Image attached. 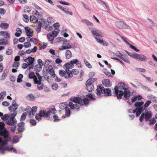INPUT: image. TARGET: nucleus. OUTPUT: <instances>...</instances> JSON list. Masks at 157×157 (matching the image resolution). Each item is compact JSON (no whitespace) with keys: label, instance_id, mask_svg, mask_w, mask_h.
<instances>
[{"label":"nucleus","instance_id":"bf43d9fd","mask_svg":"<svg viewBox=\"0 0 157 157\" xmlns=\"http://www.w3.org/2000/svg\"><path fill=\"white\" fill-rule=\"evenodd\" d=\"M151 103V101L150 100H148L145 102V104L144 105V108H145L147 107Z\"/></svg>","mask_w":157,"mask_h":157},{"label":"nucleus","instance_id":"338daca9","mask_svg":"<svg viewBox=\"0 0 157 157\" xmlns=\"http://www.w3.org/2000/svg\"><path fill=\"white\" fill-rule=\"evenodd\" d=\"M147 21L152 26H154L155 24L154 21H153L151 19L149 18H147Z\"/></svg>","mask_w":157,"mask_h":157},{"label":"nucleus","instance_id":"bb28decb","mask_svg":"<svg viewBox=\"0 0 157 157\" xmlns=\"http://www.w3.org/2000/svg\"><path fill=\"white\" fill-rule=\"evenodd\" d=\"M148 99H151L154 102H157V98L151 94H149L147 96Z\"/></svg>","mask_w":157,"mask_h":157},{"label":"nucleus","instance_id":"a211bd4d","mask_svg":"<svg viewBox=\"0 0 157 157\" xmlns=\"http://www.w3.org/2000/svg\"><path fill=\"white\" fill-rule=\"evenodd\" d=\"M69 106L72 109H76L78 111L80 110L79 106L77 104H74L72 102H69Z\"/></svg>","mask_w":157,"mask_h":157},{"label":"nucleus","instance_id":"49530a36","mask_svg":"<svg viewBox=\"0 0 157 157\" xmlns=\"http://www.w3.org/2000/svg\"><path fill=\"white\" fill-rule=\"evenodd\" d=\"M34 61V58H32V57H29L28 58V61L27 63L29 64V63H33Z\"/></svg>","mask_w":157,"mask_h":157},{"label":"nucleus","instance_id":"13d9d810","mask_svg":"<svg viewBox=\"0 0 157 157\" xmlns=\"http://www.w3.org/2000/svg\"><path fill=\"white\" fill-rule=\"evenodd\" d=\"M36 77L34 72H31L29 74V78L31 79L33 78Z\"/></svg>","mask_w":157,"mask_h":157},{"label":"nucleus","instance_id":"423d86ee","mask_svg":"<svg viewBox=\"0 0 157 157\" xmlns=\"http://www.w3.org/2000/svg\"><path fill=\"white\" fill-rule=\"evenodd\" d=\"M145 110L144 113H142L139 118V120L141 122H142L143 121L144 118L146 121H149V119L151 118L152 114L151 112L148 111L146 109Z\"/></svg>","mask_w":157,"mask_h":157},{"label":"nucleus","instance_id":"dca6fc26","mask_svg":"<svg viewBox=\"0 0 157 157\" xmlns=\"http://www.w3.org/2000/svg\"><path fill=\"white\" fill-rule=\"evenodd\" d=\"M25 123L24 122H21L17 124L18 128H17V131L20 132H23L25 130L24 126Z\"/></svg>","mask_w":157,"mask_h":157},{"label":"nucleus","instance_id":"79ce46f5","mask_svg":"<svg viewBox=\"0 0 157 157\" xmlns=\"http://www.w3.org/2000/svg\"><path fill=\"white\" fill-rule=\"evenodd\" d=\"M44 29L48 31H49L52 30L53 27L52 26H50L49 25H46L44 27Z\"/></svg>","mask_w":157,"mask_h":157},{"label":"nucleus","instance_id":"0eeeda50","mask_svg":"<svg viewBox=\"0 0 157 157\" xmlns=\"http://www.w3.org/2000/svg\"><path fill=\"white\" fill-rule=\"evenodd\" d=\"M63 67L65 69V71L63 70H60L59 71L60 75L62 77H64L66 75H67V71H70L69 69L73 68L74 67L70 62L65 63L63 65Z\"/></svg>","mask_w":157,"mask_h":157},{"label":"nucleus","instance_id":"c756f323","mask_svg":"<svg viewBox=\"0 0 157 157\" xmlns=\"http://www.w3.org/2000/svg\"><path fill=\"white\" fill-rule=\"evenodd\" d=\"M36 76H37V77H38V80H37V78L36 76V77H35V78H34V79H33L34 82L35 80V81H42V77L40 76L39 74L38 73L36 72Z\"/></svg>","mask_w":157,"mask_h":157},{"label":"nucleus","instance_id":"9b49d317","mask_svg":"<svg viewBox=\"0 0 157 157\" xmlns=\"http://www.w3.org/2000/svg\"><path fill=\"white\" fill-rule=\"evenodd\" d=\"M115 25L120 29H127L129 28V26L127 24L122 21H118L116 22Z\"/></svg>","mask_w":157,"mask_h":157},{"label":"nucleus","instance_id":"c85d7f7f","mask_svg":"<svg viewBox=\"0 0 157 157\" xmlns=\"http://www.w3.org/2000/svg\"><path fill=\"white\" fill-rule=\"evenodd\" d=\"M1 34L6 38H9L10 37V34L6 31H2Z\"/></svg>","mask_w":157,"mask_h":157},{"label":"nucleus","instance_id":"f8f14e48","mask_svg":"<svg viewBox=\"0 0 157 157\" xmlns=\"http://www.w3.org/2000/svg\"><path fill=\"white\" fill-rule=\"evenodd\" d=\"M67 75H66L64 77L66 79H69L70 78H72L73 77V75H77L78 73V71L77 69H74L71 71H68Z\"/></svg>","mask_w":157,"mask_h":157},{"label":"nucleus","instance_id":"f03ea898","mask_svg":"<svg viewBox=\"0 0 157 157\" xmlns=\"http://www.w3.org/2000/svg\"><path fill=\"white\" fill-rule=\"evenodd\" d=\"M56 111L55 108H51L45 111L43 110H41L40 111L39 114H36L35 118L36 120L40 121L42 117L48 118L49 117L51 113L53 114H55Z\"/></svg>","mask_w":157,"mask_h":157},{"label":"nucleus","instance_id":"c9c22d12","mask_svg":"<svg viewBox=\"0 0 157 157\" xmlns=\"http://www.w3.org/2000/svg\"><path fill=\"white\" fill-rule=\"evenodd\" d=\"M48 72L49 73L50 75L53 77H55V73L54 71L53 68H51L49 69L48 68Z\"/></svg>","mask_w":157,"mask_h":157},{"label":"nucleus","instance_id":"9d476101","mask_svg":"<svg viewBox=\"0 0 157 157\" xmlns=\"http://www.w3.org/2000/svg\"><path fill=\"white\" fill-rule=\"evenodd\" d=\"M17 114V112H14L11 114L9 118L6 120V123L9 125H15L17 123V121L15 117Z\"/></svg>","mask_w":157,"mask_h":157},{"label":"nucleus","instance_id":"8fccbe9b","mask_svg":"<svg viewBox=\"0 0 157 157\" xmlns=\"http://www.w3.org/2000/svg\"><path fill=\"white\" fill-rule=\"evenodd\" d=\"M78 59H73L71 60L70 62L71 64V65L73 66L74 67V64H76L78 62Z\"/></svg>","mask_w":157,"mask_h":157},{"label":"nucleus","instance_id":"0e129e2a","mask_svg":"<svg viewBox=\"0 0 157 157\" xmlns=\"http://www.w3.org/2000/svg\"><path fill=\"white\" fill-rule=\"evenodd\" d=\"M29 122L30 124L33 126H35L36 124V121L34 119L30 120Z\"/></svg>","mask_w":157,"mask_h":157},{"label":"nucleus","instance_id":"cd10ccee","mask_svg":"<svg viewBox=\"0 0 157 157\" xmlns=\"http://www.w3.org/2000/svg\"><path fill=\"white\" fill-rule=\"evenodd\" d=\"M25 30L26 35L28 36H32V33L30 31V29L28 27H26L25 28Z\"/></svg>","mask_w":157,"mask_h":157},{"label":"nucleus","instance_id":"f257e3e1","mask_svg":"<svg viewBox=\"0 0 157 157\" xmlns=\"http://www.w3.org/2000/svg\"><path fill=\"white\" fill-rule=\"evenodd\" d=\"M10 139L9 138V140L7 139L3 140L2 138L0 137V151L3 154L5 151H9L12 150L13 152L16 153L17 151L16 149L13 147L11 145H8L7 141H9Z\"/></svg>","mask_w":157,"mask_h":157},{"label":"nucleus","instance_id":"aec40b11","mask_svg":"<svg viewBox=\"0 0 157 157\" xmlns=\"http://www.w3.org/2000/svg\"><path fill=\"white\" fill-rule=\"evenodd\" d=\"M102 84L104 86L109 87L111 86L110 81L108 79H105L102 81Z\"/></svg>","mask_w":157,"mask_h":157},{"label":"nucleus","instance_id":"ddd939ff","mask_svg":"<svg viewBox=\"0 0 157 157\" xmlns=\"http://www.w3.org/2000/svg\"><path fill=\"white\" fill-rule=\"evenodd\" d=\"M19 106L18 104L16 103V101L15 100H13L12 105L9 107V109L10 112H17L16 110L17 109Z\"/></svg>","mask_w":157,"mask_h":157},{"label":"nucleus","instance_id":"a18cd8bd","mask_svg":"<svg viewBox=\"0 0 157 157\" xmlns=\"http://www.w3.org/2000/svg\"><path fill=\"white\" fill-rule=\"evenodd\" d=\"M23 75L21 74H19L17 79V82L18 83L21 82L22 81V78H23Z\"/></svg>","mask_w":157,"mask_h":157},{"label":"nucleus","instance_id":"ea45409f","mask_svg":"<svg viewBox=\"0 0 157 157\" xmlns=\"http://www.w3.org/2000/svg\"><path fill=\"white\" fill-rule=\"evenodd\" d=\"M26 115L27 113L26 112L23 113L21 116L20 121H24L26 118Z\"/></svg>","mask_w":157,"mask_h":157},{"label":"nucleus","instance_id":"b1692460","mask_svg":"<svg viewBox=\"0 0 157 157\" xmlns=\"http://www.w3.org/2000/svg\"><path fill=\"white\" fill-rule=\"evenodd\" d=\"M42 25V23L41 22L39 21L37 23L36 28V30L37 33H39L40 32Z\"/></svg>","mask_w":157,"mask_h":157},{"label":"nucleus","instance_id":"6e6552de","mask_svg":"<svg viewBox=\"0 0 157 157\" xmlns=\"http://www.w3.org/2000/svg\"><path fill=\"white\" fill-rule=\"evenodd\" d=\"M5 125V124L3 122H0V135L4 138V140H8L9 134L6 129L4 128Z\"/></svg>","mask_w":157,"mask_h":157},{"label":"nucleus","instance_id":"e433bc0d","mask_svg":"<svg viewBox=\"0 0 157 157\" xmlns=\"http://www.w3.org/2000/svg\"><path fill=\"white\" fill-rule=\"evenodd\" d=\"M145 110L146 109L145 108H144L143 109H142L141 108L140 109H138L136 112V116L137 117H138L140 115L142 112H144Z\"/></svg>","mask_w":157,"mask_h":157},{"label":"nucleus","instance_id":"052dcab7","mask_svg":"<svg viewBox=\"0 0 157 157\" xmlns=\"http://www.w3.org/2000/svg\"><path fill=\"white\" fill-rule=\"evenodd\" d=\"M136 71H139L141 72H145L146 71L145 70L144 68H136Z\"/></svg>","mask_w":157,"mask_h":157},{"label":"nucleus","instance_id":"1a4fd4ad","mask_svg":"<svg viewBox=\"0 0 157 157\" xmlns=\"http://www.w3.org/2000/svg\"><path fill=\"white\" fill-rule=\"evenodd\" d=\"M97 79L94 78H90L86 82V89L89 92H91L94 89L93 83L96 81Z\"/></svg>","mask_w":157,"mask_h":157},{"label":"nucleus","instance_id":"473e14b6","mask_svg":"<svg viewBox=\"0 0 157 157\" xmlns=\"http://www.w3.org/2000/svg\"><path fill=\"white\" fill-rule=\"evenodd\" d=\"M82 21L86 23L88 26H93V24L90 21L86 19H82Z\"/></svg>","mask_w":157,"mask_h":157},{"label":"nucleus","instance_id":"6e6d98bb","mask_svg":"<svg viewBox=\"0 0 157 157\" xmlns=\"http://www.w3.org/2000/svg\"><path fill=\"white\" fill-rule=\"evenodd\" d=\"M34 14L35 15L37 16V17L39 18L40 19H41L42 18V16L41 14H40V13L37 11L36 10L34 12Z\"/></svg>","mask_w":157,"mask_h":157},{"label":"nucleus","instance_id":"72a5a7b5","mask_svg":"<svg viewBox=\"0 0 157 157\" xmlns=\"http://www.w3.org/2000/svg\"><path fill=\"white\" fill-rule=\"evenodd\" d=\"M34 69L36 72L40 71L42 69L41 64H36L35 67Z\"/></svg>","mask_w":157,"mask_h":157},{"label":"nucleus","instance_id":"4468645a","mask_svg":"<svg viewBox=\"0 0 157 157\" xmlns=\"http://www.w3.org/2000/svg\"><path fill=\"white\" fill-rule=\"evenodd\" d=\"M59 33V31L53 30L51 33L50 32L47 35V37L50 41H52Z\"/></svg>","mask_w":157,"mask_h":157},{"label":"nucleus","instance_id":"4c0bfd02","mask_svg":"<svg viewBox=\"0 0 157 157\" xmlns=\"http://www.w3.org/2000/svg\"><path fill=\"white\" fill-rule=\"evenodd\" d=\"M71 48V45L63 46L59 48L60 50H62L67 49Z\"/></svg>","mask_w":157,"mask_h":157},{"label":"nucleus","instance_id":"603ef678","mask_svg":"<svg viewBox=\"0 0 157 157\" xmlns=\"http://www.w3.org/2000/svg\"><path fill=\"white\" fill-rule=\"evenodd\" d=\"M29 42H33V43L35 45H36L38 43L37 40L35 38H31L29 40Z\"/></svg>","mask_w":157,"mask_h":157},{"label":"nucleus","instance_id":"5fc2aeb1","mask_svg":"<svg viewBox=\"0 0 157 157\" xmlns=\"http://www.w3.org/2000/svg\"><path fill=\"white\" fill-rule=\"evenodd\" d=\"M20 63L19 62L15 61L13 63V67H15L16 69H17Z\"/></svg>","mask_w":157,"mask_h":157},{"label":"nucleus","instance_id":"a19ab883","mask_svg":"<svg viewBox=\"0 0 157 157\" xmlns=\"http://www.w3.org/2000/svg\"><path fill=\"white\" fill-rule=\"evenodd\" d=\"M66 106L67 105L66 103H63L59 105V108L62 109H65V108L67 107Z\"/></svg>","mask_w":157,"mask_h":157},{"label":"nucleus","instance_id":"2f4dec72","mask_svg":"<svg viewBox=\"0 0 157 157\" xmlns=\"http://www.w3.org/2000/svg\"><path fill=\"white\" fill-rule=\"evenodd\" d=\"M8 41L7 40L5 39H0V45H6L7 44Z\"/></svg>","mask_w":157,"mask_h":157},{"label":"nucleus","instance_id":"37998d69","mask_svg":"<svg viewBox=\"0 0 157 157\" xmlns=\"http://www.w3.org/2000/svg\"><path fill=\"white\" fill-rule=\"evenodd\" d=\"M125 52L131 57L135 59L136 53H133L127 51H125Z\"/></svg>","mask_w":157,"mask_h":157},{"label":"nucleus","instance_id":"2eb2a0df","mask_svg":"<svg viewBox=\"0 0 157 157\" xmlns=\"http://www.w3.org/2000/svg\"><path fill=\"white\" fill-rule=\"evenodd\" d=\"M135 59H137L140 61H145L147 59V57L143 55L136 54Z\"/></svg>","mask_w":157,"mask_h":157},{"label":"nucleus","instance_id":"f3484780","mask_svg":"<svg viewBox=\"0 0 157 157\" xmlns=\"http://www.w3.org/2000/svg\"><path fill=\"white\" fill-rule=\"evenodd\" d=\"M89 29L91 30L92 33L94 36H102L99 33V31L98 29L92 28H90Z\"/></svg>","mask_w":157,"mask_h":157},{"label":"nucleus","instance_id":"7c9ffc66","mask_svg":"<svg viewBox=\"0 0 157 157\" xmlns=\"http://www.w3.org/2000/svg\"><path fill=\"white\" fill-rule=\"evenodd\" d=\"M0 26L2 29H6L9 27V24L6 23H0Z\"/></svg>","mask_w":157,"mask_h":157},{"label":"nucleus","instance_id":"69168bd1","mask_svg":"<svg viewBox=\"0 0 157 157\" xmlns=\"http://www.w3.org/2000/svg\"><path fill=\"white\" fill-rule=\"evenodd\" d=\"M24 46L25 48H27L31 47V45L29 42H27L24 43Z\"/></svg>","mask_w":157,"mask_h":157},{"label":"nucleus","instance_id":"e2e57ef3","mask_svg":"<svg viewBox=\"0 0 157 157\" xmlns=\"http://www.w3.org/2000/svg\"><path fill=\"white\" fill-rule=\"evenodd\" d=\"M12 141H13V143H17L19 141L18 137L17 136H14L13 138Z\"/></svg>","mask_w":157,"mask_h":157},{"label":"nucleus","instance_id":"58836bf2","mask_svg":"<svg viewBox=\"0 0 157 157\" xmlns=\"http://www.w3.org/2000/svg\"><path fill=\"white\" fill-rule=\"evenodd\" d=\"M60 25L58 22H56L53 24V27L55 28V29L56 31H59V33L60 31V30L59 29Z\"/></svg>","mask_w":157,"mask_h":157},{"label":"nucleus","instance_id":"864d4df0","mask_svg":"<svg viewBox=\"0 0 157 157\" xmlns=\"http://www.w3.org/2000/svg\"><path fill=\"white\" fill-rule=\"evenodd\" d=\"M23 20L26 23L28 22L29 21V20L28 19V17L27 15L25 14H23Z\"/></svg>","mask_w":157,"mask_h":157},{"label":"nucleus","instance_id":"393cba45","mask_svg":"<svg viewBox=\"0 0 157 157\" xmlns=\"http://www.w3.org/2000/svg\"><path fill=\"white\" fill-rule=\"evenodd\" d=\"M65 53L66 57L67 59H69L72 57V55L71 52L69 50H67Z\"/></svg>","mask_w":157,"mask_h":157},{"label":"nucleus","instance_id":"680f3d73","mask_svg":"<svg viewBox=\"0 0 157 157\" xmlns=\"http://www.w3.org/2000/svg\"><path fill=\"white\" fill-rule=\"evenodd\" d=\"M142 88H143L144 90L147 91L151 92V90L147 86H143Z\"/></svg>","mask_w":157,"mask_h":157},{"label":"nucleus","instance_id":"f704fd0d","mask_svg":"<svg viewBox=\"0 0 157 157\" xmlns=\"http://www.w3.org/2000/svg\"><path fill=\"white\" fill-rule=\"evenodd\" d=\"M127 55H123V56H122L121 57V59H122L125 62L128 63H130V61L129 59L127 58Z\"/></svg>","mask_w":157,"mask_h":157},{"label":"nucleus","instance_id":"a878e982","mask_svg":"<svg viewBox=\"0 0 157 157\" xmlns=\"http://www.w3.org/2000/svg\"><path fill=\"white\" fill-rule=\"evenodd\" d=\"M30 21L33 23H35L37 22H38V20L37 18L35 16H31L30 17Z\"/></svg>","mask_w":157,"mask_h":157},{"label":"nucleus","instance_id":"412c9836","mask_svg":"<svg viewBox=\"0 0 157 157\" xmlns=\"http://www.w3.org/2000/svg\"><path fill=\"white\" fill-rule=\"evenodd\" d=\"M8 71L7 70H4L3 72V73L0 77V80L1 81L4 80L6 78Z\"/></svg>","mask_w":157,"mask_h":157},{"label":"nucleus","instance_id":"7ed1b4c3","mask_svg":"<svg viewBox=\"0 0 157 157\" xmlns=\"http://www.w3.org/2000/svg\"><path fill=\"white\" fill-rule=\"evenodd\" d=\"M126 86H127L125 83L123 82L119 83L118 87L116 86L114 88L115 94L118 99H120L123 95V91L121 90L128 89Z\"/></svg>","mask_w":157,"mask_h":157},{"label":"nucleus","instance_id":"4d7b16f0","mask_svg":"<svg viewBox=\"0 0 157 157\" xmlns=\"http://www.w3.org/2000/svg\"><path fill=\"white\" fill-rule=\"evenodd\" d=\"M112 53H113V55H116V56H117V57H119L121 58V57H122V56H123V55L121 54L119 51H118V52H117V53H116L117 55H116V53H114L113 52H112Z\"/></svg>","mask_w":157,"mask_h":157},{"label":"nucleus","instance_id":"5701e85b","mask_svg":"<svg viewBox=\"0 0 157 157\" xmlns=\"http://www.w3.org/2000/svg\"><path fill=\"white\" fill-rule=\"evenodd\" d=\"M41 82V81H35L34 82L35 84H37V89L40 90H42L44 87L43 85L42 84Z\"/></svg>","mask_w":157,"mask_h":157},{"label":"nucleus","instance_id":"4be33fe9","mask_svg":"<svg viewBox=\"0 0 157 157\" xmlns=\"http://www.w3.org/2000/svg\"><path fill=\"white\" fill-rule=\"evenodd\" d=\"M144 103V102L143 101L136 102L134 105L137 108H138V109H140L141 108L142 109H144L143 106Z\"/></svg>","mask_w":157,"mask_h":157},{"label":"nucleus","instance_id":"774afa93","mask_svg":"<svg viewBox=\"0 0 157 157\" xmlns=\"http://www.w3.org/2000/svg\"><path fill=\"white\" fill-rule=\"evenodd\" d=\"M104 73L108 76H111V75L110 71H108L107 69H105V71H104Z\"/></svg>","mask_w":157,"mask_h":157},{"label":"nucleus","instance_id":"c03bdc74","mask_svg":"<svg viewBox=\"0 0 157 157\" xmlns=\"http://www.w3.org/2000/svg\"><path fill=\"white\" fill-rule=\"evenodd\" d=\"M84 63L85 65L89 68H92V65L88 62L86 59L84 60Z\"/></svg>","mask_w":157,"mask_h":157},{"label":"nucleus","instance_id":"20e7f679","mask_svg":"<svg viewBox=\"0 0 157 157\" xmlns=\"http://www.w3.org/2000/svg\"><path fill=\"white\" fill-rule=\"evenodd\" d=\"M96 93L98 96H101L102 94L106 96L111 95V91L109 88L105 89L102 86H98L96 90Z\"/></svg>","mask_w":157,"mask_h":157},{"label":"nucleus","instance_id":"6ab92c4d","mask_svg":"<svg viewBox=\"0 0 157 157\" xmlns=\"http://www.w3.org/2000/svg\"><path fill=\"white\" fill-rule=\"evenodd\" d=\"M130 91L128 89H125L124 91H123V95L124 97L126 99H128L130 96Z\"/></svg>","mask_w":157,"mask_h":157},{"label":"nucleus","instance_id":"39448f33","mask_svg":"<svg viewBox=\"0 0 157 157\" xmlns=\"http://www.w3.org/2000/svg\"><path fill=\"white\" fill-rule=\"evenodd\" d=\"M71 100L75 103H77L80 105H83L84 104L87 106L89 104V101L87 98H84L83 99L80 97H75L71 98Z\"/></svg>","mask_w":157,"mask_h":157},{"label":"nucleus","instance_id":"3c124183","mask_svg":"<svg viewBox=\"0 0 157 157\" xmlns=\"http://www.w3.org/2000/svg\"><path fill=\"white\" fill-rule=\"evenodd\" d=\"M65 114L67 115L68 116H70V115L71 112L70 109L68 107L66 108L65 109Z\"/></svg>","mask_w":157,"mask_h":157},{"label":"nucleus","instance_id":"de8ad7c7","mask_svg":"<svg viewBox=\"0 0 157 157\" xmlns=\"http://www.w3.org/2000/svg\"><path fill=\"white\" fill-rule=\"evenodd\" d=\"M6 95V92L5 91L2 92L0 93V99H3Z\"/></svg>","mask_w":157,"mask_h":157},{"label":"nucleus","instance_id":"09e8293b","mask_svg":"<svg viewBox=\"0 0 157 157\" xmlns=\"http://www.w3.org/2000/svg\"><path fill=\"white\" fill-rule=\"evenodd\" d=\"M149 121V124L150 125L154 124L156 122V121L154 118L149 119V121Z\"/></svg>","mask_w":157,"mask_h":157}]
</instances>
